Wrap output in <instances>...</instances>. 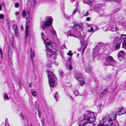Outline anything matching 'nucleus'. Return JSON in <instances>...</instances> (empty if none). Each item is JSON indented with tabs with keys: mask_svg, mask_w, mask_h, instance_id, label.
Returning <instances> with one entry per match:
<instances>
[{
	"mask_svg": "<svg viewBox=\"0 0 126 126\" xmlns=\"http://www.w3.org/2000/svg\"><path fill=\"white\" fill-rule=\"evenodd\" d=\"M41 36L46 47L47 57L48 58H52L54 59L56 58V52L58 49V45L56 44H52L50 41L45 38L43 32L41 34Z\"/></svg>",
	"mask_w": 126,
	"mask_h": 126,
	"instance_id": "nucleus-1",
	"label": "nucleus"
},
{
	"mask_svg": "<svg viewBox=\"0 0 126 126\" xmlns=\"http://www.w3.org/2000/svg\"><path fill=\"white\" fill-rule=\"evenodd\" d=\"M117 115L114 113L110 114L102 119L103 124L107 126H111L113 124V121L116 119Z\"/></svg>",
	"mask_w": 126,
	"mask_h": 126,
	"instance_id": "nucleus-2",
	"label": "nucleus"
},
{
	"mask_svg": "<svg viewBox=\"0 0 126 126\" xmlns=\"http://www.w3.org/2000/svg\"><path fill=\"white\" fill-rule=\"evenodd\" d=\"M22 15L23 18L26 17V19H27L25 28L26 32L25 36V38L26 39L27 36L28 35V32L30 26L29 20L30 14L28 12L24 10L22 12Z\"/></svg>",
	"mask_w": 126,
	"mask_h": 126,
	"instance_id": "nucleus-3",
	"label": "nucleus"
},
{
	"mask_svg": "<svg viewBox=\"0 0 126 126\" xmlns=\"http://www.w3.org/2000/svg\"><path fill=\"white\" fill-rule=\"evenodd\" d=\"M74 31H71L68 32L67 34V37H68L69 36H73L75 37L80 38V36L78 35V33L76 32V30L78 31L77 29L81 28L82 27L83 24L81 23H75L74 24Z\"/></svg>",
	"mask_w": 126,
	"mask_h": 126,
	"instance_id": "nucleus-4",
	"label": "nucleus"
},
{
	"mask_svg": "<svg viewBox=\"0 0 126 126\" xmlns=\"http://www.w3.org/2000/svg\"><path fill=\"white\" fill-rule=\"evenodd\" d=\"M84 117L85 120L92 123L96 119L94 113L90 111H87L85 112L84 115Z\"/></svg>",
	"mask_w": 126,
	"mask_h": 126,
	"instance_id": "nucleus-5",
	"label": "nucleus"
},
{
	"mask_svg": "<svg viewBox=\"0 0 126 126\" xmlns=\"http://www.w3.org/2000/svg\"><path fill=\"white\" fill-rule=\"evenodd\" d=\"M53 19L51 16L46 18V19L42 21L40 24V27L43 30H45L46 28L50 26L53 23Z\"/></svg>",
	"mask_w": 126,
	"mask_h": 126,
	"instance_id": "nucleus-6",
	"label": "nucleus"
},
{
	"mask_svg": "<svg viewBox=\"0 0 126 126\" xmlns=\"http://www.w3.org/2000/svg\"><path fill=\"white\" fill-rule=\"evenodd\" d=\"M123 41V42L122 47L123 48H126V35H123L119 36H116L114 38L113 43H121Z\"/></svg>",
	"mask_w": 126,
	"mask_h": 126,
	"instance_id": "nucleus-7",
	"label": "nucleus"
},
{
	"mask_svg": "<svg viewBox=\"0 0 126 126\" xmlns=\"http://www.w3.org/2000/svg\"><path fill=\"white\" fill-rule=\"evenodd\" d=\"M120 22V20L116 18L114 20L110 23V26H106V27L108 28V29H106L105 30V32H106L108 29L112 31L115 32L118 30V28H117L116 23Z\"/></svg>",
	"mask_w": 126,
	"mask_h": 126,
	"instance_id": "nucleus-8",
	"label": "nucleus"
},
{
	"mask_svg": "<svg viewBox=\"0 0 126 126\" xmlns=\"http://www.w3.org/2000/svg\"><path fill=\"white\" fill-rule=\"evenodd\" d=\"M48 79L50 83L49 85L51 87H53L54 84L56 79L55 74L51 71H48Z\"/></svg>",
	"mask_w": 126,
	"mask_h": 126,
	"instance_id": "nucleus-9",
	"label": "nucleus"
},
{
	"mask_svg": "<svg viewBox=\"0 0 126 126\" xmlns=\"http://www.w3.org/2000/svg\"><path fill=\"white\" fill-rule=\"evenodd\" d=\"M78 124L79 126H94V123L85 122L84 120L81 119H79L78 120Z\"/></svg>",
	"mask_w": 126,
	"mask_h": 126,
	"instance_id": "nucleus-10",
	"label": "nucleus"
},
{
	"mask_svg": "<svg viewBox=\"0 0 126 126\" xmlns=\"http://www.w3.org/2000/svg\"><path fill=\"white\" fill-rule=\"evenodd\" d=\"M115 63L112 57L108 56L106 58L105 64L106 65H112V64Z\"/></svg>",
	"mask_w": 126,
	"mask_h": 126,
	"instance_id": "nucleus-11",
	"label": "nucleus"
},
{
	"mask_svg": "<svg viewBox=\"0 0 126 126\" xmlns=\"http://www.w3.org/2000/svg\"><path fill=\"white\" fill-rule=\"evenodd\" d=\"M100 49V48L99 47L97 46L93 49V53L92 54L93 57H95L98 55Z\"/></svg>",
	"mask_w": 126,
	"mask_h": 126,
	"instance_id": "nucleus-12",
	"label": "nucleus"
},
{
	"mask_svg": "<svg viewBox=\"0 0 126 126\" xmlns=\"http://www.w3.org/2000/svg\"><path fill=\"white\" fill-rule=\"evenodd\" d=\"M125 55L124 51H122L118 54V59L120 61H123L124 59V56Z\"/></svg>",
	"mask_w": 126,
	"mask_h": 126,
	"instance_id": "nucleus-13",
	"label": "nucleus"
},
{
	"mask_svg": "<svg viewBox=\"0 0 126 126\" xmlns=\"http://www.w3.org/2000/svg\"><path fill=\"white\" fill-rule=\"evenodd\" d=\"M125 113V110L124 108L122 107L120 108L119 110L116 112L117 114L121 115Z\"/></svg>",
	"mask_w": 126,
	"mask_h": 126,
	"instance_id": "nucleus-14",
	"label": "nucleus"
},
{
	"mask_svg": "<svg viewBox=\"0 0 126 126\" xmlns=\"http://www.w3.org/2000/svg\"><path fill=\"white\" fill-rule=\"evenodd\" d=\"M76 32H77L78 33L79 35V36H80V38H78L79 39H80V43L82 45H83L84 43V36H81V34L80 32H79L78 31H77V30H76Z\"/></svg>",
	"mask_w": 126,
	"mask_h": 126,
	"instance_id": "nucleus-15",
	"label": "nucleus"
},
{
	"mask_svg": "<svg viewBox=\"0 0 126 126\" xmlns=\"http://www.w3.org/2000/svg\"><path fill=\"white\" fill-rule=\"evenodd\" d=\"M30 50L31 52V61L32 62L33 61V58L35 56V51L34 50H32V48H31Z\"/></svg>",
	"mask_w": 126,
	"mask_h": 126,
	"instance_id": "nucleus-16",
	"label": "nucleus"
},
{
	"mask_svg": "<svg viewBox=\"0 0 126 126\" xmlns=\"http://www.w3.org/2000/svg\"><path fill=\"white\" fill-rule=\"evenodd\" d=\"M121 43H113V46L115 48V50H117L120 48V46Z\"/></svg>",
	"mask_w": 126,
	"mask_h": 126,
	"instance_id": "nucleus-17",
	"label": "nucleus"
},
{
	"mask_svg": "<svg viewBox=\"0 0 126 126\" xmlns=\"http://www.w3.org/2000/svg\"><path fill=\"white\" fill-rule=\"evenodd\" d=\"M102 6V4H96L94 5V9L95 11H96L97 9H98L101 7Z\"/></svg>",
	"mask_w": 126,
	"mask_h": 126,
	"instance_id": "nucleus-18",
	"label": "nucleus"
},
{
	"mask_svg": "<svg viewBox=\"0 0 126 126\" xmlns=\"http://www.w3.org/2000/svg\"><path fill=\"white\" fill-rule=\"evenodd\" d=\"M50 32L52 34L55 36H57V35L56 34V32L53 28L52 27L50 29Z\"/></svg>",
	"mask_w": 126,
	"mask_h": 126,
	"instance_id": "nucleus-19",
	"label": "nucleus"
},
{
	"mask_svg": "<svg viewBox=\"0 0 126 126\" xmlns=\"http://www.w3.org/2000/svg\"><path fill=\"white\" fill-rule=\"evenodd\" d=\"M14 47L13 45V44L12 43V44L11 45H9V48H8V54H9V53H11L12 52V51Z\"/></svg>",
	"mask_w": 126,
	"mask_h": 126,
	"instance_id": "nucleus-20",
	"label": "nucleus"
},
{
	"mask_svg": "<svg viewBox=\"0 0 126 126\" xmlns=\"http://www.w3.org/2000/svg\"><path fill=\"white\" fill-rule=\"evenodd\" d=\"M20 117L22 120L25 123H26V121H25V120H26V122H27V120L26 119L25 117L24 116L23 114V113H21L20 114Z\"/></svg>",
	"mask_w": 126,
	"mask_h": 126,
	"instance_id": "nucleus-21",
	"label": "nucleus"
},
{
	"mask_svg": "<svg viewBox=\"0 0 126 126\" xmlns=\"http://www.w3.org/2000/svg\"><path fill=\"white\" fill-rule=\"evenodd\" d=\"M3 98L4 100H9V97L8 96L7 94L6 93H4L3 95Z\"/></svg>",
	"mask_w": 126,
	"mask_h": 126,
	"instance_id": "nucleus-22",
	"label": "nucleus"
},
{
	"mask_svg": "<svg viewBox=\"0 0 126 126\" xmlns=\"http://www.w3.org/2000/svg\"><path fill=\"white\" fill-rule=\"evenodd\" d=\"M86 70L87 72L88 73H91L92 71L91 67L89 65L86 68Z\"/></svg>",
	"mask_w": 126,
	"mask_h": 126,
	"instance_id": "nucleus-23",
	"label": "nucleus"
},
{
	"mask_svg": "<svg viewBox=\"0 0 126 126\" xmlns=\"http://www.w3.org/2000/svg\"><path fill=\"white\" fill-rule=\"evenodd\" d=\"M82 77V74H79L77 75L75 77V78L78 80H79V79H80Z\"/></svg>",
	"mask_w": 126,
	"mask_h": 126,
	"instance_id": "nucleus-24",
	"label": "nucleus"
},
{
	"mask_svg": "<svg viewBox=\"0 0 126 126\" xmlns=\"http://www.w3.org/2000/svg\"><path fill=\"white\" fill-rule=\"evenodd\" d=\"M119 25L124 27L126 26V24L124 22H121L119 24Z\"/></svg>",
	"mask_w": 126,
	"mask_h": 126,
	"instance_id": "nucleus-25",
	"label": "nucleus"
},
{
	"mask_svg": "<svg viewBox=\"0 0 126 126\" xmlns=\"http://www.w3.org/2000/svg\"><path fill=\"white\" fill-rule=\"evenodd\" d=\"M53 62H52L50 63H47L46 64V66L47 67H50L51 66V64Z\"/></svg>",
	"mask_w": 126,
	"mask_h": 126,
	"instance_id": "nucleus-26",
	"label": "nucleus"
},
{
	"mask_svg": "<svg viewBox=\"0 0 126 126\" xmlns=\"http://www.w3.org/2000/svg\"><path fill=\"white\" fill-rule=\"evenodd\" d=\"M92 0H85V1L89 5H91L92 3Z\"/></svg>",
	"mask_w": 126,
	"mask_h": 126,
	"instance_id": "nucleus-27",
	"label": "nucleus"
},
{
	"mask_svg": "<svg viewBox=\"0 0 126 126\" xmlns=\"http://www.w3.org/2000/svg\"><path fill=\"white\" fill-rule=\"evenodd\" d=\"M106 1H110L112 0H114L115 2H117V3H119L121 1V0H106Z\"/></svg>",
	"mask_w": 126,
	"mask_h": 126,
	"instance_id": "nucleus-28",
	"label": "nucleus"
},
{
	"mask_svg": "<svg viewBox=\"0 0 126 126\" xmlns=\"http://www.w3.org/2000/svg\"><path fill=\"white\" fill-rule=\"evenodd\" d=\"M108 91L107 90H104L102 93L103 94V95L105 96L106 95Z\"/></svg>",
	"mask_w": 126,
	"mask_h": 126,
	"instance_id": "nucleus-29",
	"label": "nucleus"
},
{
	"mask_svg": "<svg viewBox=\"0 0 126 126\" xmlns=\"http://www.w3.org/2000/svg\"><path fill=\"white\" fill-rule=\"evenodd\" d=\"M79 83L80 85L82 86L85 83L84 82L83 80L79 81Z\"/></svg>",
	"mask_w": 126,
	"mask_h": 126,
	"instance_id": "nucleus-30",
	"label": "nucleus"
},
{
	"mask_svg": "<svg viewBox=\"0 0 126 126\" xmlns=\"http://www.w3.org/2000/svg\"><path fill=\"white\" fill-rule=\"evenodd\" d=\"M94 31V29L92 27H91V29H88V31L87 32H93Z\"/></svg>",
	"mask_w": 126,
	"mask_h": 126,
	"instance_id": "nucleus-31",
	"label": "nucleus"
},
{
	"mask_svg": "<svg viewBox=\"0 0 126 126\" xmlns=\"http://www.w3.org/2000/svg\"><path fill=\"white\" fill-rule=\"evenodd\" d=\"M14 32L15 34L16 35V36H18V31L17 30H15Z\"/></svg>",
	"mask_w": 126,
	"mask_h": 126,
	"instance_id": "nucleus-32",
	"label": "nucleus"
},
{
	"mask_svg": "<svg viewBox=\"0 0 126 126\" xmlns=\"http://www.w3.org/2000/svg\"><path fill=\"white\" fill-rule=\"evenodd\" d=\"M67 54L69 56H71L73 54L72 53V51L71 50H69V52L67 53Z\"/></svg>",
	"mask_w": 126,
	"mask_h": 126,
	"instance_id": "nucleus-33",
	"label": "nucleus"
},
{
	"mask_svg": "<svg viewBox=\"0 0 126 126\" xmlns=\"http://www.w3.org/2000/svg\"><path fill=\"white\" fill-rule=\"evenodd\" d=\"M83 15L85 16H87L89 15V13L88 11H87L86 13H85L84 14V12L82 13Z\"/></svg>",
	"mask_w": 126,
	"mask_h": 126,
	"instance_id": "nucleus-34",
	"label": "nucleus"
},
{
	"mask_svg": "<svg viewBox=\"0 0 126 126\" xmlns=\"http://www.w3.org/2000/svg\"><path fill=\"white\" fill-rule=\"evenodd\" d=\"M76 96H78L79 94V93L78 91H76L74 92Z\"/></svg>",
	"mask_w": 126,
	"mask_h": 126,
	"instance_id": "nucleus-35",
	"label": "nucleus"
},
{
	"mask_svg": "<svg viewBox=\"0 0 126 126\" xmlns=\"http://www.w3.org/2000/svg\"><path fill=\"white\" fill-rule=\"evenodd\" d=\"M13 28L14 29V31L15 30H17V26L16 25H14Z\"/></svg>",
	"mask_w": 126,
	"mask_h": 126,
	"instance_id": "nucleus-36",
	"label": "nucleus"
},
{
	"mask_svg": "<svg viewBox=\"0 0 126 126\" xmlns=\"http://www.w3.org/2000/svg\"><path fill=\"white\" fill-rule=\"evenodd\" d=\"M54 97L56 99H57V97H58V93L57 92H56L55 93V94L54 96Z\"/></svg>",
	"mask_w": 126,
	"mask_h": 126,
	"instance_id": "nucleus-37",
	"label": "nucleus"
},
{
	"mask_svg": "<svg viewBox=\"0 0 126 126\" xmlns=\"http://www.w3.org/2000/svg\"><path fill=\"white\" fill-rule=\"evenodd\" d=\"M32 94L33 96H35L36 95V93L35 91H34L32 93Z\"/></svg>",
	"mask_w": 126,
	"mask_h": 126,
	"instance_id": "nucleus-38",
	"label": "nucleus"
},
{
	"mask_svg": "<svg viewBox=\"0 0 126 126\" xmlns=\"http://www.w3.org/2000/svg\"><path fill=\"white\" fill-rule=\"evenodd\" d=\"M105 96V95H103V94L101 93L100 94V96L99 97V98H103L104 96Z\"/></svg>",
	"mask_w": 126,
	"mask_h": 126,
	"instance_id": "nucleus-39",
	"label": "nucleus"
},
{
	"mask_svg": "<svg viewBox=\"0 0 126 126\" xmlns=\"http://www.w3.org/2000/svg\"><path fill=\"white\" fill-rule=\"evenodd\" d=\"M4 17V15L2 14H0V18L1 19H3Z\"/></svg>",
	"mask_w": 126,
	"mask_h": 126,
	"instance_id": "nucleus-40",
	"label": "nucleus"
},
{
	"mask_svg": "<svg viewBox=\"0 0 126 126\" xmlns=\"http://www.w3.org/2000/svg\"><path fill=\"white\" fill-rule=\"evenodd\" d=\"M78 10V8H76V10H74L73 12V14L74 15L76 13V12Z\"/></svg>",
	"mask_w": 126,
	"mask_h": 126,
	"instance_id": "nucleus-41",
	"label": "nucleus"
},
{
	"mask_svg": "<svg viewBox=\"0 0 126 126\" xmlns=\"http://www.w3.org/2000/svg\"><path fill=\"white\" fill-rule=\"evenodd\" d=\"M68 68L70 70H71L73 68L70 65H68Z\"/></svg>",
	"mask_w": 126,
	"mask_h": 126,
	"instance_id": "nucleus-42",
	"label": "nucleus"
},
{
	"mask_svg": "<svg viewBox=\"0 0 126 126\" xmlns=\"http://www.w3.org/2000/svg\"><path fill=\"white\" fill-rule=\"evenodd\" d=\"M19 4L17 3H16L15 4V6L16 7H18L19 6Z\"/></svg>",
	"mask_w": 126,
	"mask_h": 126,
	"instance_id": "nucleus-43",
	"label": "nucleus"
},
{
	"mask_svg": "<svg viewBox=\"0 0 126 126\" xmlns=\"http://www.w3.org/2000/svg\"><path fill=\"white\" fill-rule=\"evenodd\" d=\"M120 10V9H117L115 10L114 11V12L115 13H116L119 11Z\"/></svg>",
	"mask_w": 126,
	"mask_h": 126,
	"instance_id": "nucleus-44",
	"label": "nucleus"
},
{
	"mask_svg": "<svg viewBox=\"0 0 126 126\" xmlns=\"http://www.w3.org/2000/svg\"><path fill=\"white\" fill-rule=\"evenodd\" d=\"M38 116L39 117H41V112H40V111L39 110H38Z\"/></svg>",
	"mask_w": 126,
	"mask_h": 126,
	"instance_id": "nucleus-45",
	"label": "nucleus"
},
{
	"mask_svg": "<svg viewBox=\"0 0 126 126\" xmlns=\"http://www.w3.org/2000/svg\"><path fill=\"white\" fill-rule=\"evenodd\" d=\"M44 121L43 119H42L41 120V122L42 124V126H44Z\"/></svg>",
	"mask_w": 126,
	"mask_h": 126,
	"instance_id": "nucleus-46",
	"label": "nucleus"
},
{
	"mask_svg": "<svg viewBox=\"0 0 126 126\" xmlns=\"http://www.w3.org/2000/svg\"><path fill=\"white\" fill-rule=\"evenodd\" d=\"M60 75L62 77H63V72H61L60 73Z\"/></svg>",
	"mask_w": 126,
	"mask_h": 126,
	"instance_id": "nucleus-47",
	"label": "nucleus"
},
{
	"mask_svg": "<svg viewBox=\"0 0 126 126\" xmlns=\"http://www.w3.org/2000/svg\"><path fill=\"white\" fill-rule=\"evenodd\" d=\"M97 126H105L104 124H100L99 125H98Z\"/></svg>",
	"mask_w": 126,
	"mask_h": 126,
	"instance_id": "nucleus-48",
	"label": "nucleus"
},
{
	"mask_svg": "<svg viewBox=\"0 0 126 126\" xmlns=\"http://www.w3.org/2000/svg\"><path fill=\"white\" fill-rule=\"evenodd\" d=\"M86 20L87 21H89L90 20V18L89 17H88L86 18Z\"/></svg>",
	"mask_w": 126,
	"mask_h": 126,
	"instance_id": "nucleus-49",
	"label": "nucleus"
},
{
	"mask_svg": "<svg viewBox=\"0 0 126 126\" xmlns=\"http://www.w3.org/2000/svg\"><path fill=\"white\" fill-rule=\"evenodd\" d=\"M31 1L32 0H28V1L29 2ZM33 2L35 3L36 2V0H33Z\"/></svg>",
	"mask_w": 126,
	"mask_h": 126,
	"instance_id": "nucleus-50",
	"label": "nucleus"
},
{
	"mask_svg": "<svg viewBox=\"0 0 126 126\" xmlns=\"http://www.w3.org/2000/svg\"><path fill=\"white\" fill-rule=\"evenodd\" d=\"M115 123H116V124H115V125L116 126H119V124H118V122H115Z\"/></svg>",
	"mask_w": 126,
	"mask_h": 126,
	"instance_id": "nucleus-51",
	"label": "nucleus"
},
{
	"mask_svg": "<svg viewBox=\"0 0 126 126\" xmlns=\"http://www.w3.org/2000/svg\"><path fill=\"white\" fill-rule=\"evenodd\" d=\"M2 6L0 4V11H1L2 10Z\"/></svg>",
	"mask_w": 126,
	"mask_h": 126,
	"instance_id": "nucleus-52",
	"label": "nucleus"
},
{
	"mask_svg": "<svg viewBox=\"0 0 126 126\" xmlns=\"http://www.w3.org/2000/svg\"><path fill=\"white\" fill-rule=\"evenodd\" d=\"M18 13H18V12L17 11L15 13V15H18Z\"/></svg>",
	"mask_w": 126,
	"mask_h": 126,
	"instance_id": "nucleus-53",
	"label": "nucleus"
},
{
	"mask_svg": "<svg viewBox=\"0 0 126 126\" xmlns=\"http://www.w3.org/2000/svg\"><path fill=\"white\" fill-rule=\"evenodd\" d=\"M1 4L3 6H4V7H5V4L3 2H2L1 3Z\"/></svg>",
	"mask_w": 126,
	"mask_h": 126,
	"instance_id": "nucleus-54",
	"label": "nucleus"
},
{
	"mask_svg": "<svg viewBox=\"0 0 126 126\" xmlns=\"http://www.w3.org/2000/svg\"><path fill=\"white\" fill-rule=\"evenodd\" d=\"M86 46L85 45L84 46V48L83 49V51H84V50L86 48Z\"/></svg>",
	"mask_w": 126,
	"mask_h": 126,
	"instance_id": "nucleus-55",
	"label": "nucleus"
},
{
	"mask_svg": "<svg viewBox=\"0 0 126 126\" xmlns=\"http://www.w3.org/2000/svg\"><path fill=\"white\" fill-rule=\"evenodd\" d=\"M95 28H96V30H97L98 29V27L97 26H95Z\"/></svg>",
	"mask_w": 126,
	"mask_h": 126,
	"instance_id": "nucleus-56",
	"label": "nucleus"
},
{
	"mask_svg": "<svg viewBox=\"0 0 126 126\" xmlns=\"http://www.w3.org/2000/svg\"><path fill=\"white\" fill-rule=\"evenodd\" d=\"M20 27L21 28V29L22 30H23V26L22 25H21L20 26Z\"/></svg>",
	"mask_w": 126,
	"mask_h": 126,
	"instance_id": "nucleus-57",
	"label": "nucleus"
},
{
	"mask_svg": "<svg viewBox=\"0 0 126 126\" xmlns=\"http://www.w3.org/2000/svg\"><path fill=\"white\" fill-rule=\"evenodd\" d=\"M92 24H89V25H88V27H92L93 26H92Z\"/></svg>",
	"mask_w": 126,
	"mask_h": 126,
	"instance_id": "nucleus-58",
	"label": "nucleus"
},
{
	"mask_svg": "<svg viewBox=\"0 0 126 126\" xmlns=\"http://www.w3.org/2000/svg\"><path fill=\"white\" fill-rule=\"evenodd\" d=\"M31 86H32V85H31V83L29 84V87H31Z\"/></svg>",
	"mask_w": 126,
	"mask_h": 126,
	"instance_id": "nucleus-59",
	"label": "nucleus"
},
{
	"mask_svg": "<svg viewBox=\"0 0 126 126\" xmlns=\"http://www.w3.org/2000/svg\"><path fill=\"white\" fill-rule=\"evenodd\" d=\"M69 96H70V98L72 99H73V98L70 95H69Z\"/></svg>",
	"mask_w": 126,
	"mask_h": 126,
	"instance_id": "nucleus-60",
	"label": "nucleus"
},
{
	"mask_svg": "<svg viewBox=\"0 0 126 126\" xmlns=\"http://www.w3.org/2000/svg\"><path fill=\"white\" fill-rule=\"evenodd\" d=\"M117 87V86H116L115 87V89H116Z\"/></svg>",
	"mask_w": 126,
	"mask_h": 126,
	"instance_id": "nucleus-61",
	"label": "nucleus"
},
{
	"mask_svg": "<svg viewBox=\"0 0 126 126\" xmlns=\"http://www.w3.org/2000/svg\"><path fill=\"white\" fill-rule=\"evenodd\" d=\"M79 55V53H78V54H77V56H78Z\"/></svg>",
	"mask_w": 126,
	"mask_h": 126,
	"instance_id": "nucleus-62",
	"label": "nucleus"
},
{
	"mask_svg": "<svg viewBox=\"0 0 126 126\" xmlns=\"http://www.w3.org/2000/svg\"><path fill=\"white\" fill-rule=\"evenodd\" d=\"M71 60V58H70L69 59V61H70Z\"/></svg>",
	"mask_w": 126,
	"mask_h": 126,
	"instance_id": "nucleus-63",
	"label": "nucleus"
},
{
	"mask_svg": "<svg viewBox=\"0 0 126 126\" xmlns=\"http://www.w3.org/2000/svg\"><path fill=\"white\" fill-rule=\"evenodd\" d=\"M31 126H32V125L31 124Z\"/></svg>",
	"mask_w": 126,
	"mask_h": 126,
	"instance_id": "nucleus-64",
	"label": "nucleus"
}]
</instances>
